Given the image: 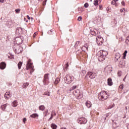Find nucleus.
Instances as JSON below:
<instances>
[{
  "instance_id": "obj_55",
  "label": "nucleus",
  "mask_w": 129,
  "mask_h": 129,
  "mask_svg": "<svg viewBox=\"0 0 129 129\" xmlns=\"http://www.w3.org/2000/svg\"><path fill=\"white\" fill-rule=\"evenodd\" d=\"M24 21H26V22H28V20H26V18H24Z\"/></svg>"
},
{
  "instance_id": "obj_36",
  "label": "nucleus",
  "mask_w": 129,
  "mask_h": 129,
  "mask_svg": "<svg viewBox=\"0 0 129 129\" xmlns=\"http://www.w3.org/2000/svg\"><path fill=\"white\" fill-rule=\"evenodd\" d=\"M91 35H93L94 36H95V35H96V32L94 31H91Z\"/></svg>"
},
{
  "instance_id": "obj_58",
  "label": "nucleus",
  "mask_w": 129,
  "mask_h": 129,
  "mask_svg": "<svg viewBox=\"0 0 129 129\" xmlns=\"http://www.w3.org/2000/svg\"><path fill=\"white\" fill-rule=\"evenodd\" d=\"M39 1V2H42V1H43V0H38Z\"/></svg>"
},
{
  "instance_id": "obj_53",
  "label": "nucleus",
  "mask_w": 129,
  "mask_h": 129,
  "mask_svg": "<svg viewBox=\"0 0 129 129\" xmlns=\"http://www.w3.org/2000/svg\"><path fill=\"white\" fill-rule=\"evenodd\" d=\"M126 78V76L124 77V78L123 79V81H125V78Z\"/></svg>"
},
{
  "instance_id": "obj_45",
  "label": "nucleus",
  "mask_w": 129,
  "mask_h": 129,
  "mask_svg": "<svg viewBox=\"0 0 129 129\" xmlns=\"http://www.w3.org/2000/svg\"><path fill=\"white\" fill-rule=\"evenodd\" d=\"M44 114H45V116H47V114H48V110H46L44 112Z\"/></svg>"
},
{
  "instance_id": "obj_12",
  "label": "nucleus",
  "mask_w": 129,
  "mask_h": 129,
  "mask_svg": "<svg viewBox=\"0 0 129 129\" xmlns=\"http://www.w3.org/2000/svg\"><path fill=\"white\" fill-rule=\"evenodd\" d=\"M15 42H16V43L18 45H21L22 43H23V40H22V38L21 37H17L15 38Z\"/></svg>"
},
{
  "instance_id": "obj_54",
  "label": "nucleus",
  "mask_w": 129,
  "mask_h": 129,
  "mask_svg": "<svg viewBox=\"0 0 129 129\" xmlns=\"http://www.w3.org/2000/svg\"><path fill=\"white\" fill-rule=\"evenodd\" d=\"M127 53V50H125L124 54H126Z\"/></svg>"
},
{
  "instance_id": "obj_51",
  "label": "nucleus",
  "mask_w": 129,
  "mask_h": 129,
  "mask_svg": "<svg viewBox=\"0 0 129 129\" xmlns=\"http://www.w3.org/2000/svg\"><path fill=\"white\" fill-rule=\"evenodd\" d=\"M27 18L28 20H30L31 19V18H30V16H29V15L27 16Z\"/></svg>"
},
{
  "instance_id": "obj_5",
  "label": "nucleus",
  "mask_w": 129,
  "mask_h": 129,
  "mask_svg": "<svg viewBox=\"0 0 129 129\" xmlns=\"http://www.w3.org/2000/svg\"><path fill=\"white\" fill-rule=\"evenodd\" d=\"M13 50L16 54H20V53L23 51V47L22 46L16 47L14 46L13 47Z\"/></svg>"
},
{
  "instance_id": "obj_37",
  "label": "nucleus",
  "mask_w": 129,
  "mask_h": 129,
  "mask_svg": "<svg viewBox=\"0 0 129 129\" xmlns=\"http://www.w3.org/2000/svg\"><path fill=\"white\" fill-rule=\"evenodd\" d=\"M94 5L95 6H97V5H98V0H96V1H94Z\"/></svg>"
},
{
  "instance_id": "obj_18",
  "label": "nucleus",
  "mask_w": 129,
  "mask_h": 129,
  "mask_svg": "<svg viewBox=\"0 0 129 129\" xmlns=\"http://www.w3.org/2000/svg\"><path fill=\"white\" fill-rule=\"evenodd\" d=\"M55 115H56V113L55 112V111H52V112H51V116H50V117L49 118L48 121H49V120H50V119H52V118H53V117L54 116H55Z\"/></svg>"
},
{
  "instance_id": "obj_19",
  "label": "nucleus",
  "mask_w": 129,
  "mask_h": 129,
  "mask_svg": "<svg viewBox=\"0 0 129 129\" xmlns=\"http://www.w3.org/2000/svg\"><path fill=\"white\" fill-rule=\"evenodd\" d=\"M39 115L37 113H33L30 115V117H32V118H35V117H38Z\"/></svg>"
},
{
  "instance_id": "obj_38",
  "label": "nucleus",
  "mask_w": 129,
  "mask_h": 129,
  "mask_svg": "<svg viewBox=\"0 0 129 129\" xmlns=\"http://www.w3.org/2000/svg\"><path fill=\"white\" fill-rule=\"evenodd\" d=\"M89 6V5L87 3H85V5H84V7L85 8H88Z\"/></svg>"
},
{
  "instance_id": "obj_57",
  "label": "nucleus",
  "mask_w": 129,
  "mask_h": 129,
  "mask_svg": "<svg viewBox=\"0 0 129 129\" xmlns=\"http://www.w3.org/2000/svg\"><path fill=\"white\" fill-rule=\"evenodd\" d=\"M76 44H79V41H78Z\"/></svg>"
},
{
  "instance_id": "obj_52",
  "label": "nucleus",
  "mask_w": 129,
  "mask_h": 129,
  "mask_svg": "<svg viewBox=\"0 0 129 129\" xmlns=\"http://www.w3.org/2000/svg\"><path fill=\"white\" fill-rule=\"evenodd\" d=\"M36 35H37V34L36 33V32L34 33V35H33V37L34 38H35Z\"/></svg>"
},
{
  "instance_id": "obj_48",
  "label": "nucleus",
  "mask_w": 129,
  "mask_h": 129,
  "mask_svg": "<svg viewBox=\"0 0 129 129\" xmlns=\"http://www.w3.org/2000/svg\"><path fill=\"white\" fill-rule=\"evenodd\" d=\"M102 8V6L100 5V6H99V10H101Z\"/></svg>"
},
{
  "instance_id": "obj_30",
  "label": "nucleus",
  "mask_w": 129,
  "mask_h": 129,
  "mask_svg": "<svg viewBox=\"0 0 129 129\" xmlns=\"http://www.w3.org/2000/svg\"><path fill=\"white\" fill-rule=\"evenodd\" d=\"M77 88V86H74L70 88V91H72V90H74V89H76Z\"/></svg>"
},
{
  "instance_id": "obj_29",
  "label": "nucleus",
  "mask_w": 129,
  "mask_h": 129,
  "mask_svg": "<svg viewBox=\"0 0 129 129\" xmlns=\"http://www.w3.org/2000/svg\"><path fill=\"white\" fill-rule=\"evenodd\" d=\"M1 108L3 110H6V108H7V104L2 105Z\"/></svg>"
},
{
  "instance_id": "obj_24",
  "label": "nucleus",
  "mask_w": 129,
  "mask_h": 129,
  "mask_svg": "<svg viewBox=\"0 0 129 129\" xmlns=\"http://www.w3.org/2000/svg\"><path fill=\"white\" fill-rule=\"evenodd\" d=\"M120 58V54H119V53H116V56H115V60L117 61V60H118V59H119Z\"/></svg>"
},
{
  "instance_id": "obj_49",
  "label": "nucleus",
  "mask_w": 129,
  "mask_h": 129,
  "mask_svg": "<svg viewBox=\"0 0 129 129\" xmlns=\"http://www.w3.org/2000/svg\"><path fill=\"white\" fill-rule=\"evenodd\" d=\"M114 6H115V7H118V4H117V3H115Z\"/></svg>"
},
{
  "instance_id": "obj_10",
  "label": "nucleus",
  "mask_w": 129,
  "mask_h": 129,
  "mask_svg": "<svg viewBox=\"0 0 129 129\" xmlns=\"http://www.w3.org/2000/svg\"><path fill=\"white\" fill-rule=\"evenodd\" d=\"M77 122L80 124H85L87 122V120L84 117H81L77 119Z\"/></svg>"
},
{
  "instance_id": "obj_14",
  "label": "nucleus",
  "mask_w": 129,
  "mask_h": 129,
  "mask_svg": "<svg viewBox=\"0 0 129 129\" xmlns=\"http://www.w3.org/2000/svg\"><path fill=\"white\" fill-rule=\"evenodd\" d=\"M6 66H7V64H6V63L4 62H2L0 63V69H2V70H4L6 68Z\"/></svg>"
},
{
  "instance_id": "obj_61",
  "label": "nucleus",
  "mask_w": 129,
  "mask_h": 129,
  "mask_svg": "<svg viewBox=\"0 0 129 129\" xmlns=\"http://www.w3.org/2000/svg\"><path fill=\"white\" fill-rule=\"evenodd\" d=\"M109 108H111V107H110Z\"/></svg>"
},
{
  "instance_id": "obj_3",
  "label": "nucleus",
  "mask_w": 129,
  "mask_h": 129,
  "mask_svg": "<svg viewBox=\"0 0 129 129\" xmlns=\"http://www.w3.org/2000/svg\"><path fill=\"white\" fill-rule=\"evenodd\" d=\"M65 83L67 84H70L73 81V78L72 76L69 75H67L64 78Z\"/></svg>"
},
{
  "instance_id": "obj_20",
  "label": "nucleus",
  "mask_w": 129,
  "mask_h": 129,
  "mask_svg": "<svg viewBox=\"0 0 129 129\" xmlns=\"http://www.w3.org/2000/svg\"><path fill=\"white\" fill-rule=\"evenodd\" d=\"M119 67L124 66V61H123V60H120L119 62Z\"/></svg>"
},
{
  "instance_id": "obj_13",
  "label": "nucleus",
  "mask_w": 129,
  "mask_h": 129,
  "mask_svg": "<svg viewBox=\"0 0 129 129\" xmlns=\"http://www.w3.org/2000/svg\"><path fill=\"white\" fill-rule=\"evenodd\" d=\"M105 70L107 71V72L108 73H110V72L112 71V68L111 67V66H107L105 68Z\"/></svg>"
},
{
  "instance_id": "obj_2",
  "label": "nucleus",
  "mask_w": 129,
  "mask_h": 129,
  "mask_svg": "<svg viewBox=\"0 0 129 129\" xmlns=\"http://www.w3.org/2000/svg\"><path fill=\"white\" fill-rule=\"evenodd\" d=\"M98 98L99 100H105L107 99V92L104 91H101L98 95Z\"/></svg>"
},
{
  "instance_id": "obj_43",
  "label": "nucleus",
  "mask_w": 129,
  "mask_h": 129,
  "mask_svg": "<svg viewBox=\"0 0 129 129\" xmlns=\"http://www.w3.org/2000/svg\"><path fill=\"white\" fill-rule=\"evenodd\" d=\"M121 5H122V6H123V7L125 6V3H124V1L121 2Z\"/></svg>"
},
{
  "instance_id": "obj_39",
  "label": "nucleus",
  "mask_w": 129,
  "mask_h": 129,
  "mask_svg": "<svg viewBox=\"0 0 129 129\" xmlns=\"http://www.w3.org/2000/svg\"><path fill=\"white\" fill-rule=\"evenodd\" d=\"M82 17L80 16L78 17V21H79V22H80V21H82Z\"/></svg>"
},
{
  "instance_id": "obj_17",
  "label": "nucleus",
  "mask_w": 129,
  "mask_h": 129,
  "mask_svg": "<svg viewBox=\"0 0 129 129\" xmlns=\"http://www.w3.org/2000/svg\"><path fill=\"white\" fill-rule=\"evenodd\" d=\"M88 49V46L87 45V44H85L84 46H83L82 47V51H84V52H85V51H86V50H87Z\"/></svg>"
},
{
  "instance_id": "obj_40",
  "label": "nucleus",
  "mask_w": 129,
  "mask_h": 129,
  "mask_svg": "<svg viewBox=\"0 0 129 129\" xmlns=\"http://www.w3.org/2000/svg\"><path fill=\"white\" fill-rule=\"evenodd\" d=\"M117 75H118V76L120 77V76H121V72H120V71L118 72Z\"/></svg>"
},
{
  "instance_id": "obj_34",
  "label": "nucleus",
  "mask_w": 129,
  "mask_h": 129,
  "mask_svg": "<svg viewBox=\"0 0 129 129\" xmlns=\"http://www.w3.org/2000/svg\"><path fill=\"white\" fill-rule=\"evenodd\" d=\"M76 54L78 56H80V54H81V50H78V51H76Z\"/></svg>"
},
{
  "instance_id": "obj_9",
  "label": "nucleus",
  "mask_w": 129,
  "mask_h": 129,
  "mask_svg": "<svg viewBox=\"0 0 129 129\" xmlns=\"http://www.w3.org/2000/svg\"><path fill=\"white\" fill-rule=\"evenodd\" d=\"M33 63L31 62V59H29L27 63L26 66V70H29V69H32V72L34 71V70H33Z\"/></svg>"
},
{
  "instance_id": "obj_44",
  "label": "nucleus",
  "mask_w": 129,
  "mask_h": 129,
  "mask_svg": "<svg viewBox=\"0 0 129 129\" xmlns=\"http://www.w3.org/2000/svg\"><path fill=\"white\" fill-rule=\"evenodd\" d=\"M119 88L122 90L123 89V85H121L119 86Z\"/></svg>"
},
{
  "instance_id": "obj_56",
  "label": "nucleus",
  "mask_w": 129,
  "mask_h": 129,
  "mask_svg": "<svg viewBox=\"0 0 129 129\" xmlns=\"http://www.w3.org/2000/svg\"><path fill=\"white\" fill-rule=\"evenodd\" d=\"M60 129H67V128L65 127H61Z\"/></svg>"
},
{
  "instance_id": "obj_59",
  "label": "nucleus",
  "mask_w": 129,
  "mask_h": 129,
  "mask_svg": "<svg viewBox=\"0 0 129 129\" xmlns=\"http://www.w3.org/2000/svg\"><path fill=\"white\" fill-rule=\"evenodd\" d=\"M115 2H117V1H118V0H114Z\"/></svg>"
},
{
  "instance_id": "obj_22",
  "label": "nucleus",
  "mask_w": 129,
  "mask_h": 129,
  "mask_svg": "<svg viewBox=\"0 0 129 129\" xmlns=\"http://www.w3.org/2000/svg\"><path fill=\"white\" fill-rule=\"evenodd\" d=\"M50 126L52 129H57V125H56L55 123L51 124Z\"/></svg>"
},
{
  "instance_id": "obj_11",
  "label": "nucleus",
  "mask_w": 129,
  "mask_h": 129,
  "mask_svg": "<svg viewBox=\"0 0 129 129\" xmlns=\"http://www.w3.org/2000/svg\"><path fill=\"white\" fill-rule=\"evenodd\" d=\"M10 97H12V93H11V91H7L5 94V99H10Z\"/></svg>"
},
{
  "instance_id": "obj_32",
  "label": "nucleus",
  "mask_w": 129,
  "mask_h": 129,
  "mask_svg": "<svg viewBox=\"0 0 129 129\" xmlns=\"http://www.w3.org/2000/svg\"><path fill=\"white\" fill-rule=\"evenodd\" d=\"M29 86V84L28 83H24L23 84V88H26V87H28Z\"/></svg>"
},
{
  "instance_id": "obj_16",
  "label": "nucleus",
  "mask_w": 129,
  "mask_h": 129,
  "mask_svg": "<svg viewBox=\"0 0 129 129\" xmlns=\"http://www.w3.org/2000/svg\"><path fill=\"white\" fill-rule=\"evenodd\" d=\"M107 83H108V85H109V86H111V85H112L113 83H112V80L111 79V78L108 79Z\"/></svg>"
},
{
  "instance_id": "obj_27",
  "label": "nucleus",
  "mask_w": 129,
  "mask_h": 129,
  "mask_svg": "<svg viewBox=\"0 0 129 129\" xmlns=\"http://www.w3.org/2000/svg\"><path fill=\"white\" fill-rule=\"evenodd\" d=\"M85 74H86V71H85V70L82 71V72L81 73V75L82 76H84L85 75Z\"/></svg>"
},
{
  "instance_id": "obj_8",
  "label": "nucleus",
  "mask_w": 129,
  "mask_h": 129,
  "mask_svg": "<svg viewBox=\"0 0 129 129\" xmlns=\"http://www.w3.org/2000/svg\"><path fill=\"white\" fill-rule=\"evenodd\" d=\"M43 84L44 85H48L49 84V74H46L44 75L43 79Z\"/></svg>"
},
{
  "instance_id": "obj_1",
  "label": "nucleus",
  "mask_w": 129,
  "mask_h": 129,
  "mask_svg": "<svg viewBox=\"0 0 129 129\" xmlns=\"http://www.w3.org/2000/svg\"><path fill=\"white\" fill-rule=\"evenodd\" d=\"M97 55L99 57V61L102 62V61L105 60V57H106L107 55H108V52L104 50H101L98 52Z\"/></svg>"
},
{
  "instance_id": "obj_7",
  "label": "nucleus",
  "mask_w": 129,
  "mask_h": 129,
  "mask_svg": "<svg viewBox=\"0 0 129 129\" xmlns=\"http://www.w3.org/2000/svg\"><path fill=\"white\" fill-rule=\"evenodd\" d=\"M74 95L76 96V98L79 99L82 97V95L80 93V91L79 90H76L74 92Z\"/></svg>"
},
{
  "instance_id": "obj_33",
  "label": "nucleus",
  "mask_w": 129,
  "mask_h": 129,
  "mask_svg": "<svg viewBox=\"0 0 129 129\" xmlns=\"http://www.w3.org/2000/svg\"><path fill=\"white\" fill-rule=\"evenodd\" d=\"M43 95H47V96H50V93L49 92H45L43 93Z\"/></svg>"
},
{
  "instance_id": "obj_25",
  "label": "nucleus",
  "mask_w": 129,
  "mask_h": 129,
  "mask_svg": "<svg viewBox=\"0 0 129 129\" xmlns=\"http://www.w3.org/2000/svg\"><path fill=\"white\" fill-rule=\"evenodd\" d=\"M108 115H109V113H108L106 116H103L102 118V120L105 121V120H106V117H107Z\"/></svg>"
},
{
  "instance_id": "obj_46",
  "label": "nucleus",
  "mask_w": 129,
  "mask_h": 129,
  "mask_svg": "<svg viewBox=\"0 0 129 129\" xmlns=\"http://www.w3.org/2000/svg\"><path fill=\"white\" fill-rule=\"evenodd\" d=\"M23 120L24 123H26V121L27 120V118H24Z\"/></svg>"
},
{
  "instance_id": "obj_60",
  "label": "nucleus",
  "mask_w": 129,
  "mask_h": 129,
  "mask_svg": "<svg viewBox=\"0 0 129 129\" xmlns=\"http://www.w3.org/2000/svg\"><path fill=\"white\" fill-rule=\"evenodd\" d=\"M31 20H33V17H31Z\"/></svg>"
},
{
  "instance_id": "obj_35",
  "label": "nucleus",
  "mask_w": 129,
  "mask_h": 129,
  "mask_svg": "<svg viewBox=\"0 0 129 129\" xmlns=\"http://www.w3.org/2000/svg\"><path fill=\"white\" fill-rule=\"evenodd\" d=\"M15 12L16 14H20V12H21V10L20 9H18L15 10Z\"/></svg>"
},
{
  "instance_id": "obj_15",
  "label": "nucleus",
  "mask_w": 129,
  "mask_h": 129,
  "mask_svg": "<svg viewBox=\"0 0 129 129\" xmlns=\"http://www.w3.org/2000/svg\"><path fill=\"white\" fill-rule=\"evenodd\" d=\"M92 104H91V102L90 101H87L86 102V106L88 107V108H90Z\"/></svg>"
},
{
  "instance_id": "obj_23",
  "label": "nucleus",
  "mask_w": 129,
  "mask_h": 129,
  "mask_svg": "<svg viewBox=\"0 0 129 129\" xmlns=\"http://www.w3.org/2000/svg\"><path fill=\"white\" fill-rule=\"evenodd\" d=\"M46 108L45 107V106H44V105H41V106H40L39 107V110H42V111H43V110H45V109Z\"/></svg>"
},
{
  "instance_id": "obj_42",
  "label": "nucleus",
  "mask_w": 129,
  "mask_h": 129,
  "mask_svg": "<svg viewBox=\"0 0 129 129\" xmlns=\"http://www.w3.org/2000/svg\"><path fill=\"white\" fill-rule=\"evenodd\" d=\"M115 3H116L114 0L111 2V5H112L113 6H114Z\"/></svg>"
},
{
  "instance_id": "obj_21",
  "label": "nucleus",
  "mask_w": 129,
  "mask_h": 129,
  "mask_svg": "<svg viewBox=\"0 0 129 129\" xmlns=\"http://www.w3.org/2000/svg\"><path fill=\"white\" fill-rule=\"evenodd\" d=\"M12 106L13 107H16L18 105V102L17 101H14L12 103Z\"/></svg>"
},
{
  "instance_id": "obj_4",
  "label": "nucleus",
  "mask_w": 129,
  "mask_h": 129,
  "mask_svg": "<svg viewBox=\"0 0 129 129\" xmlns=\"http://www.w3.org/2000/svg\"><path fill=\"white\" fill-rule=\"evenodd\" d=\"M88 76L91 79H94V78H95V77H96L97 75H96V73H93V72H89L87 73V75L85 77V79L87 80V78H88Z\"/></svg>"
},
{
  "instance_id": "obj_26",
  "label": "nucleus",
  "mask_w": 129,
  "mask_h": 129,
  "mask_svg": "<svg viewBox=\"0 0 129 129\" xmlns=\"http://www.w3.org/2000/svg\"><path fill=\"white\" fill-rule=\"evenodd\" d=\"M22 65H23V62L19 61V63H18V69H21L22 67Z\"/></svg>"
},
{
  "instance_id": "obj_31",
  "label": "nucleus",
  "mask_w": 129,
  "mask_h": 129,
  "mask_svg": "<svg viewBox=\"0 0 129 129\" xmlns=\"http://www.w3.org/2000/svg\"><path fill=\"white\" fill-rule=\"evenodd\" d=\"M125 43H126V44H127V45H129V36H128L126 37V40H125Z\"/></svg>"
},
{
  "instance_id": "obj_41",
  "label": "nucleus",
  "mask_w": 129,
  "mask_h": 129,
  "mask_svg": "<svg viewBox=\"0 0 129 129\" xmlns=\"http://www.w3.org/2000/svg\"><path fill=\"white\" fill-rule=\"evenodd\" d=\"M68 67H69V62H67L65 67L66 69H68Z\"/></svg>"
},
{
  "instance_id": "obj_50",
  "label": "nucleus",
  "mask_w": 129,
  "mask_h": 129,
  "mask_svg": "<svg viewBox=\"0 0 129 129\" xmlns=\"http://www.w3.org/2000/svg\"><path fill=\"white\" fill-rule=\"evenodd\" d=\"M0 3H5V0H0Z\"/></svg>"
},
{
  "instance_id": "obj_6",
  "label": "nucleus",
  "mask_w": 129,
  "mask_h": 129,
  "mask_svg": "<svg viewBox=\"0 0 129 129\" xmlns=\"http://www.w3.org/2000/svg\"><path fill=\"white\" fill-rule=\"evenodd\" d=\"M96 41L98 45L100 46L103 43V38L100 36H97L96 38Z\"/></svg>"
},
{
  "instance_id": "obj_47",
  "label": "nucleus",
  "mask_w": 129,
  "mask_h": 129,
  "mask_svg": "<svg viewBox=\"0 0 129 129\" xmlns=\"http://www.w3.org/2000/svg\"><path fill=\"white\" fill-rule=\"evenodd\" d=\"M125 9L124 8H123V9H120V13H122V12H123V11H125Z\"/></svg>"
},
{
  "instance_id": "obj_28",
  "label": "nucleus",
  "mask_w": 129,
  "mask_h": 129,
  "mask_svg": "<svg viewBox=\"0 0 129 129\" xmlns=\"http://www.w3.org/2000/svg\"><path fill=\"white\" fill-rule=\"evenodd\" d=\"M59 81H60V78H56L54 81V84H58V83H59Z\"/></svg>"
}]
</instances>
